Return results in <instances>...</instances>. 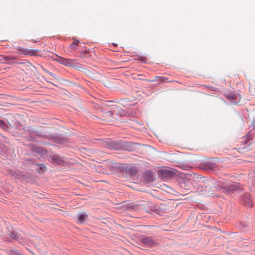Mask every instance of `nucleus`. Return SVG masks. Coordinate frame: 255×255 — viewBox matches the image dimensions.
<instances>
[{"mask_svg": "<svg viewBox=\"0 0 255 255\" xmlns=\"http://www.w3.org/2000/svg\"><path fill=\"white\" fill-rule=\"evenodd\" d=\"M48 73L50 75H52V74L51 72H48Z\"/></svg>", "mask_w": 255, "mask_h": 255, "instance_id": "obj_19", "label": "nucleus"}, {"mask_svg": "<svg viewBox=\"0 0 255 255\" xmlns=\"http://www.w3.org/2000/svg\"><path fill=\"white\" fill-rule=\"evenodd\" d=\"M0 127L3 129H5L7 126L3 121L0 120Z\"/></svg>", "mask_w": 255, "mask_h": 255, "instance_id": "obj_15", "label": "nucleus"}, {"mask_svg": "<svg viewBox=\"0 0 255 255\" xmlns=\"http://www.w3.org/2000/svg\"><path fill=\"white\" fill-rule=\"evenodd\" d=\"M10 236L13 239H18V236L15 232H11L10 235Z\"/></svg>", "mask_w": 255, "mask_h": 255, "instance_id": "obj_14", "label": "nucleus"}, {"mask_svg": "<svg viewBox=\"0 0 255 255\" xmlns=\"http://www.w3.org/2000/svg\"><path fill=\"white\" fill-rule=\"evenodd\" d=\"M106 147L111 149H117L119 147V145L117 143L109 141L107 143Z\"/></svg>", "mask_w": 255, "mask_h": 255, "instance_id": "obj_8", "label": "nucleus"}, {"mask_svg": "<svg viewBox=\"0 0 255 255\" xmlns=\"http://www.w3.org/2000/svg\"><path fill=\"white\" fill-rule=\"evenodd\" d=\"M164 173H165V174H166V173H167L168 175H171V174H171V171H167V172H166V171H165H165H164Z\"/></svg>", "mask_w": 255, "mask_h": 255, "instance_id": "obj_16", "label": "nucleus"}, {"mask_svg": "<svg viewBox=\"0 0 255 255\" xmlns=\"http://www.w3.org/2000/svg\"><path fill=\"white\" fill-rule=\"evenodd\" d=\"M87 215L84 213L79 215L78 217V221L80 223H83L86 220Z\"/></svg>", "mask_w": 255, "mask_h": 255, "instance_id": "obj_10", "label": "nucleus"}, {"mask_svg": "<svg viewBox=\"0 0 255 255\" xmlns=\"http://www.w3.org/2000/svg\"><path fill=\"white\" fill-rule=\"evenodd\" d=\"M17 50L20 51L21 53L25 55L37 56L38 55L39 50L35 49H24L21 47L18 48Z\"/></svg>", "mask_w": 255, "mask_h": 255, "instance_id": "obj_3", "label": "nucleus"}, {"mask_svg": "<svg viewBox=\"0 0 255 255\" xmlns=\"http://www.w3.org/2000/svg\"><path fill=\"white\" fill-rule=\"evenodd\" d=\"M125 170H126V172L127 174H130L131 175H135L136 173V172H137L136 168L134 166H133L131 165H127L126 167Z\"/></svg>", "mask_w": 255, "mask_h": 255, "instance_id": "obj_5", "label": "nucleus"}, {"mask_svg": "<svg viewBox=\"0 0 255 255\" xmlns=\"http://www.w3.org/2000/svg\"><path fill=\"white\" fill-rule=\"evenodd\" d=\"M40 168L42 170H43V169H45L46 168L45 166L43 164H40Z\"/></svg>", "mask_w": 255, "mask_h": 255, "instance_id": "obj_17", "label": "nucleus"}, {"mask_svg": "<svg viewBox=\"0 0 255 255\" xmlns=\"http://www.w3.org/2000/svg\"><path fill=\"white\" fill-rule=\"evenodd\" d=\"M106 114H108V115H110V116H111L112 115V113L111 111L108 112L107 113H106Z\"/></svg>", "mask_w": 255, "mask_h": 255, "instance_id": "obj_18", "label": "nucleus"}, {"mask_svg": "<svg viewBox=\"0 0 255 255\" xmlns=\"http://www.w3.org/2000/svg\"><path fill=\"white\" fill-rule=\"evenodd\" d=\"M52 161L56 164H62L64 162L63 158L58 155H53L52 157Z\"/></svg>", "mask_w": 255, "mask_h": 255, "instance_id": "obj_7", "label": "nucleus"}, {"mask_svg": "<svg viewBox=\"0 0 255 255\" xmlns=\"http://www.w3.org/2000/svg\"><path fill=\"white\" fill-rule=\"evenodd\" d=\"M79 41L76 39H74L73 42L69 46L70 49H75L76 47L78 45Z\"/></svg>", "mask_w": 255, "mask_h": 255, "instance_id": "obj_12", "label": "nucleus"}, {"mask_svg": "<svg viewBox=\"0 0 255 255\" xmlns=\"http://www.w3.org/2000/svg\"><path fill=\"white\" fill-rule=\"evenodd\" d=\"M141 242L142 244L151 247L155 246L156 245V242L153 241L150 237H145L142 238L141 239Z\"/></svg>", "mask_w": 255, "mask_h": 255, "instance_id": "obj_4", "label": "nucleus"}, {"mask_svg": "<svg viewBox=\"0 0 255 255\" xmlns=\"http://www.w3.org/2000/svg\"><path fill=\"white\" fill-rule=\"evenodd\" d=\"M56 56V58L55 59V60L58 62L59 63L67 66L74 67L75 60L64 58L57 55Z\"/></svg>", "mask_w": 255, "mask_h": 255, "instance_id": "obj_1", "label": "nucleus"}, {"mask_svg": "<svg viewBox=\"0 0 255 255\" xmlns=\"http://www.w3.org/2000/svg\"><path fill=\"white\" fill-rule=\"evenodd\" d=\"M226 97L231 100H236L238 99V96L234 93H230L226 95Z\"/></svg>", "mask_w": 255, "mask_h": 255, "instance_id": "obj_11", "label": "nucleus"}, {"mask_svg": "<svg viewBox=\"0 0 255 255\" xmlns=\"http://www.w3.org/2000/svg\"><path fill=\"white\" fill-rule=\"evenodd\" d=\"M241 189L242 188H241L239 183H233L228 186L225 187L223 188L225 190L224 192L227 194H230L234 191H236Z\"/></svg>", "mask_w": 255, "mask_h": 255, "instance_id": "obj_2", "label": "nucleus"}, {"mask_svg": "<svg viewBox=\"0 0 255 255\" xmlns=\"http://www.w3.org/2000/svg\"><path fill=\"white\" fill-rule=\"evenodd\" d=\"M243 202L246 205L249 207H251L253 205V201L250 198L249 195L243 198Z\"/></svg>", "mask_w": 255, "mask_h": 255, "instance_id": "obj_9", "label": "nucleus"}, {"mask_svg": "<svg viewBox=\"0 0 255 255\" xmlns=\"http://www.w3.org/2000/svg\"><path fill=\"white\" fill-rule=\"evenodd\" d=\"M154 173L150 171H147L145 173V180L147 182H151L154 180Z\"/></svg>", "mask_w": 255, "mask_h": 255, "instance_id": "obj_6", "label": "nucleus"}, {"mask_svg": "<svg viewBox=\"0 0 255 255\" xmlns=\"http://www.w3.org/2000/svg\"><path fill=\"white\" fill-rule=\"evenodd\" d=\"M14 58L11 56H5L3 57L4 62H8L12 60H14Z\"/></svg>", "mask_w": 255, "mask_h": 255, "instance_id": "obj_13", "label": "nucleus"}]
</instances>
